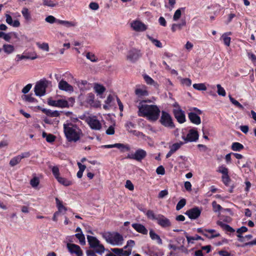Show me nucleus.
<instances>
[{"label": "nucleus", "instance_id": "nucleus-1", "mask_svg": "<svg viewBox=\"0 0 256 256\" xmlns=\"http://www.w3.org/2000/svg\"><path fill=\"white\" fill-rule=\"evenodd\" d=\"M150 102L149 100H141L138 106V115L140 116L146 118L150 122L156 121L160 116V110L159 108L154 104H147L145 103Z\"/></svg>", "mask_w": 256, "mask_h": 256}, {"label": "nucleus", "instance_id": "nucleus-2", "mask_svg": "<svg viewBox=\"0 0 256 256\" xmlns=\"http://www.w3.org/2000/svg\"><path fill=\"white\" fill-rule=\"evenodd\" d=\"M64 132L67 140L69 142L78 141L82 134L79 127L71 122L64 124Z\"/></svg>", "mask_w": 256, "mask_h": 256}, {"label": "nucleus", "instance_id": "nucleus-3", "mask_svg": "<svg viewBox=\"0 0 256 256\" xmlns=\"http://www.w3.org/2000/svg\"><path fill=\"white\" fill-rule=\"evenodd\" d=\"M106 241L114 246H121L124 244L123 236L117 232H104L102 234Z\"/></svg>", "mask_w": 256, "mask_h": 256}, {"label": "nucleus", "instance_id": "nucleus-4", "mask_svg": "<svg viewBox=\"0 0 256 256\" xmlns=\"http://www.w3.org/2000/svg\"><path fill=\"white\" fill-rule=\"evenodd\" d=\"M75 100L73 98H69L68 100L64 99H60L58 100H54L50 99L48 100V104L52 106L58 107L60 108H68L73 106Z\"/></svg>", "mask_w": 256, "mask_h": 256}, {"label": "nucleus", "instance_id": "nucleus-5", "mask_svg": "<svg viewBox=\"0 0 256 256\" xmlns=\"http://www.w3.org/2000/svg\"><path fill=\"white\" fill-rule=\"evenodd\" d=\"M87 239L90 247L94 248L96 252L102 254L104 252V246L96 237L88 236Z\"/></svg>", "mask_w": 256, "mask_h": 256}, {"label": "nucleus", "instance_id": "nucleus-6", "mask_svg": "<svg viewBox=\"0 0 256 256\" xmlns=\"http://www.w3.org/2000/svg\"><path fill=\"white\" fill-rule=\"evenodd\" d=\"M48 81L46 79L38 82L34 86V92L36 96H42L46 94V90L48 87Z\"/></svg>", "mask_w": 256, "mask_h": 256}, {"label": "nucleus", "instance_id": "nucleus-7", "mask_svg": "<svg viewBox=\"0 0 256 256\" xmlns=\"http://www.w3.org/2000/svg\"><path fill=\"white\" fill-rule=\"evenodd\" d=\"M199 138V134L196 128L190 129L186 135L183 134L182 138L184 140V143L196 142Z\"/></svg>", "mask_w": 256, "mask_h": 256}, {"label": "nucleus", "instance_id": "nucleus-8", "mask_svg": "<svg viewBox=\"0 0 256 256\" xmlns=\"http://www.w3.org/2000/svg\"><path fill=\"white\" fill-rule=\"evenodd\" d=\"M86 122L91 129L95 130H100L102 125L96 116H90L86 119Z\"/></svg>", "mask_w": 256, "mask_h": 256}, {"label": "nucleus", "instance_id": "nucleus-9", "mask_svg": "<svg viewBox=\"0 0 256 256\" xmlns=\"http://www.w3.org/2000/svg\"><path fill=\"white\" fill-rule=\"evenodd\" d=\"M160 122L162 125L166 127L173 128L174 126L171 116L165 111H162V112Z\"/></svg>", "mask_w": 256, "mask_h": 256}, {"label": "nucleus", "instance_id": "nucleus-10", "mask_svg": "<svg viewBox=\"0 0 256 256\" xmlns=\"http://www.w3.org/2000/svg\"><path fill=\"white\" fill-rule=\"evenodd\" d=\"M174 108L173 112L178 122L182 124L186 121V116L184 112L180 108L179 104L176 102L174 104Z\"/></svg>", "mask_w": 256, "mask_h": 256}, {"label": "nucleus", "instance_id": "nucleus-11", "mask_svg": "<svg viewBox=\"0 0 256 256\" xmlns=\"http://www.w3.org/2000/svg\"><path fill=\"white\" fill-rule=\"evenodd\" d=\"M142 54L138 50L132 48L128 52L126 58L132 62H136L140 56Z\"/></svg>", "mask_w": 256, "mask_h": 256}, {"label": "nucleus", "instance_id": "nucleus-12", "mask_svg": "<svg viewBox=\"0 0 256 256\" xmlns=\"http://www.w3.org/2000/svg\"><path fill=\"white\" fill-rule=\"evenodd\" d=\"M146 156V152L142 150L139 148L134 153L128 156V158L135 160L140 162L143 160Z\"/></svg>", "mask_w": 256, "mask_h": 256}, {"label": "nucleus", "instance_id": "nucleus-13", "mask_svg": "<svg viewBox=\"0 0 256 256\" xmlns=\"http://www.w3.org/2000/svg\"><path fill=\"white\" fill-rule=\"evenodd\" d=\"M68 252L72 254H76V256H82L83 252L80 246L74 244L68 243L66 244Z\"/></svg>", "mask_w": 256, "mask_h": 256}, {"label": "nucleus", "instance_id": "nucleus-14", "mask_svg": "<svg viewBox=\"0 0 256 256\" xmlns=\"http://www.w3.org/2000/svg\"><path fill=\"white\" fill-rule=\"evenodd\" d=\"M156 221L159 226L164 228H170L172 224L170 220L161 214H158V218Z\"/></svg>", "mask_w": 256, "mask_h": 256}, {"label": "nucleus", "instance_id": "nucleus-15", "mask_svg": "<svg viewBox=\"0 0 256 256\" xmlns=\"http://www.w3.org/2000/svg\"><path fill=\"white\" fill-rule=\"evenodd\" d=\"M30 156V154L28 152H22L12 158L10 162V164L12 166H14L19 164L22 158H28Z\"/></svg>", "mask_w": 256, "mask_h": 256}, {"label": "nucleus", "instance_id": "nucleus-16", "mask_svg": "<svg viewBox=\"0 0 256 256\" xmlns=\"http://www.w3.org/2000/svg\"><path fill=\"white\" fill-rule=\"evenodd\" d=\"M202 210L198 207H194L187 210L186 212L188 218L191 220H196L198 218L201 214Z\"/></svg>", "mask_w": 256, "mask_h": 256}, {"label": "nucleus", "instance_id": "nucleus-17", "mask_svg": "<svg viewBox=\"0 0 256 256\" xmlns=\"http://www.w3.org/2000/svg\"><path fill=\"white\" fill-rule=\"evenodd\" d=\"M133 30L136 32H144L147 28L146 25L139 20H134L130 23Z\"/></svg>", "mask_w": 256, "mask_h": 256}, {"label": "nucleus", "instance_id": "nucleus-18", "mask_svg": "<svg viewBox=\"0 0 256 256\" xmlns=\"http://www.w3.org/2000/svg\"><path fill=\"white\" fill-rule=\"evenodd\" d=\"M135 94L138 98H143L148 95L149 93L146 86H136L135 90Z\"/></svg>", "mask_w": 256, "mask_h": 256}, {"label": "nucleus", "instance_id": "nucleus-19", "mask_svg": "<svg viewBox=\"0 0 256 256\" xmlns=\"http://www.w3.org/2000/svg\"><path fill=\"white\" fill-rule=\"evenodd\" d=\"M58 86L59 89L68 92H74L73 86L63 80L59 82Z\"/></svg>", "mask_w": 256, "mask_h": 256}, {"label": "nucleus", "instance_id": "nucleus-20", "mask_svg": "<svg viewBox=\"0 0 256 256\" xmlns=\"http://www.w3.org/2000/svg\"><path fill=\"white\" fill-rule=\"evenodd\" d=\"M184 142H180L170 146V151L166 155V158H170L174 153L176 152L184 144Z\"/></svg>", "mask_w": 256, "mask_h": 256}, {"label": "nucleus", "instance_id": "nucleus-21", "mask_svg": "<svg viewBox=\"0 0 256 256\" xmlns=\"http://www.w3.org/2000/svg\"><path fill=\"white\" fill-rule=\"evenodd\" d=\"M132 226L138 233L144 235H147L148 234V230L144 226L141 224L134 223L132 224Z\"/></svg>", "mask_w": 256, "mask_h": 256}, {"label": "nucleus", "instance_id": "nucleus-22", "mask_svg": "<svg viewBox=\"0 0 256 256\" xmlns=\"http://www.w3.org/2000/svg\"><path fill=\"white\" fill-rule=\"evenodd\" d=\"M5 16L6 18V22L8 25L14 28H18L20 26V24L18 20H12V16L8 14H5Z\"/></svg>", "mask_w": 256, "mask_h": 256}, {"label": "nucleus", "instance_id": "nucleus-23", "mask_svg": "<svg viewBox=\"0 0 256 256\" xmlns=\"http://www.w3.org/2000/svg\"><path fill=\"white\" fill-rule=\"evenodd\" d=\"M188 117L191 122L196 125H198L201 123L200 117L196 114L190 112L188 114Z\"/></svg>", "mask_w": 256, "mask_h": 256}, {"label": "nucleus", "instance_id": "nucleus-24", "mask_svg": "<svg viewBox=\"0 0 256 256\" xmlns=\"http://www.w3.org/2000/svg\"><path fill=\"white\" fill-rule=\"evenodd\" d=\"M22 14L26 22H29L32 20V14L30 11L26 7H24L21 11Z\"/></svg>", "mask_w": 256, "mask_h": 256}, {"label": "nucleus", "instance_id": "nucleus-25", "mask_svg": "<svg viewBox=\"0 0 256 256\" xmlns=\"http://www.w3.org/2000/svg\"><path fill=\"white\" fill-rule=\"evenodd\" d=\"M248 229L246 226H242L238 228L236 230L237 237L238 238V241L240 242H244V236H242V234L246 232Z\"/></svg>", "mask_w": 256, "mask_h": 256}, {"label": "nucleus", "instance_id": "nucleus-26", "mask_svg": "<svg viewBox=\"0 0 256 256\" xmlns=\"http://www.w3.org/2000/svg\"><path fill=\"white\" fill-rule=\"evenodd\" d=\"M150 238L153 240H156V243L158 244H162V241L160 236L156 234L152 230H150Z\"/></svg>", "mask_w": 256, "mask_h": 256}, {"label": "nucleus", "instance_id": "nucleus-27", "mask_svg": "<svg viewBox=\"0 0 256 256\" xmlns=\"http://www.w3.org/2000/svg\"><path fill=\"white\" fill-rule=\"evenodd\" d=\"M220 235V234L214 229H207L204 236L211 239L218 237Z\"/></svg>", "mask_w": 256, "mask_h": 256}, {"label": "nucleus", "instance_id": "nucleus-28", "mask_svg": "<svg viewBox=\"0 0 256 256\" xmlns=\"http://www.w3.org/2000/svg\"><path fill=\"white\" fill-rule=\"evenodd\" d=\"M186 26V21L184 20L178 24H173L172 25L171 30L172 32H175L178 30H181L182 28Z\"/></svg>", "mask_w": 256, "mask_h": 256}, {"label": "nucleus", "instance_id": "nucleus-29", "mask_svg": "<svg viewBox=\"0 0 256 256\" xmlns=\"http://www.w3.org/2000/svg\"><path fill=\"white\" fill-rule=\"evenodd\" d=\"M94 92L97 94V95L100 96L102 98L101 95L105 92L106 88L102 84H94Z\"/></svg>", "mask_w": 256, "mask_h": 256}, {"label": "nucleus", "instance_id": "nucleus-30", "mask_svg": "<svg viewBox=\"0 0 256 256\" xmlns=\"http://www.w3.org/2000/svg\"><path fill=\"white\" fill-rule=\"evenodd\" d=\"M58 24H62L66 28L74 27L77 26L78 24L74 21H68L59 20Z\"/></svg>", "mask_w": 256, "mask_h": 256}, {"label": "nucleus", "instance_id": "nucleus-31", "mask_svg": "<svg viewBox=\"0 0 256 256\" xmlns=\"http://www.w3.org/2000/svg\"><path fill=\"white\" fill-rule=\"evenodd\" d=\"M42 112L46 115L50 117H57L60 115V112L58 110H52L46 108H43Z\"/></svg>", "mask_w": 256, "mask_h": 256}, {"label": "nucleus", "instance_id": "nucleus-32", "mask_svg": "<svg viewBox=\"0 0 256 256\" xmlns=\"http://www.w3.org/2000/svg\"><path fill=\"white\" fill-rule=\"evenodd\" d=\"M56 180L60 184L65 186H71L72 184V180L60 176V177H58Z\"/></svg>", "mask_w": 256, "mask_h": 256}, {"label": "nucleus", "instance_id": "nucleus-33", "mask_svg": "<svg viewBox=\"0 0 256 256\" xmlns=\"http://www.w3.org/2000/svg\"><path fill=\"white\" fill-rule=\"evenodd\" d=\"M232 34L231 32H225L221 36V38L223 40L224 44L226 46L230 45L231 38L229 36Z\"/></svg>", "mask_w": 256, "mask_h": 256}, {"label": "nucleus", "instance_id": "nucleus-34", "mask_svg": "<svg viewBox=\"0 0 256 256\" xmlns=\"http://www.w3.org/2000/svg\"><path fill=\"white\" fill-rule=\"evenodd\" d=\"M2 49L4 52L7 54H10L14 51V46L10 44H4L2 46Z\"/></svg>", "mask_w": 256, "mask_h": 256}, {"label": "nucleus", "instance_id": "nucleus-35", "mask_svg": "<svg viewBox=\"0 0 256 256\" xmlns=\"http://www.w3.org/2000/svg\"><path fill=\"white\" fill-rule=\"evenodd\" d=\"M94 95L92 93H90L88 94L86 102L88 103L90 106H100L98 104H96L94 102Z\"/></svg>", "mask_w": 256, "mask_h": 256}, {"label": "nucleus", "instance_id": "nucleus-36", "mask_svg": "<svg viewBox=\"0 0 256 256\" xmlns=\"http://www.w3.org/2000/svg\"><path fill=\"white\" fill-rule=\"evenodd\" d=\"M56 206L58 208V212H66L67 210V208L62 204V201L60 200L58 198H56Z\"/></svg>", "mask_w": 256, "mask_h": 256}, {"label": "nucleus", "instance_id": "nucleus-37", "mask_svg": "<svg viewBox=\"0 0 256 256\" xmlns=\"http://www.w3.org/2000/svg\"><path fill=\"white\" fill-rule=\"evenodd\" d=\"M42 136L44 138H46V140L48 142H52L56 140V136L52 134H47L45 132H44L42 134Z\"/></svg>", "mask_w": 256, "mask_h": 256}, {"label": "nucleus", "instance_id": "nucleus-38", "mask_svg": "<svg viewBox=\"0 0 256 256\" xmlns=\"http://www.w3.org/2000/svg\"><path fill=\"white\" fill-rule=\"evenodd\" d=\"M186 237L188 244H194V240H202V237L198 235H196L194 236H189L186 233Z\"/></svg>", "mask_w": 256, "mask_h": 256}, {"label": "nucleus", "instance_id": "nucleus-39", "mask_svg": "<svg viewBox=\"0 0 256 256\" xmlns=\"http://www.w3.org/2000/svg\"><path fill=\"white\" fill-rule=\"evenodd\" d=\"M217 172L222 174V176L228 174V170L224 164H222L218 167Z\"/></svg>", "mask_w": 256, "mask_h": 256}, {"label": "nucleus", "instance_id": "nucleus-40", "mask_svg": "<svg viewBox=\"0 0 256 256\" xmlns=\"http://www.w3.org/2000/svg\"><path fill=\"white\" fill-rule=\"evenodd\" d=\"M50 168L51 169L52 173L56 180L60 176L59 168L58 166H50Z\"/></svg>", "mask_w": 256, "mask_h": 256}, {"label": "nucleus", "instance_id": "nucleus-41", "mask_svg": "<svg viewBox=\"0 0 256 256\" xmlns=\"http://www.w3.org/2000/svg\"><path fill=\"white\" fill-rule=\"evenodd\" d=\"M146 215L147 216L148 218L153 220H156L157 218H158V214H155L154 212L152 210H148L146 211Z\"/></svg>", "mask_w": 256, "mask_h": 256}, {"label": "nucleus", "instance_id": "nucleus-42", "mask_svg": "<svg viewBox=\"0 0 256 256\" xmlns=\"http://www.w3.org/2000/svg\"><path fill=\"white\" fill-rule=\"evenodd\" d=\"M144 78L146 82L148 84L156 86L158 84L152 78H151L148 75L145 74L144 76Z\"/></svg>", "mask_w": 256, "mask_h": 256}, {"label": "nucleus", "instance_id": "nucleus-43", "mask_svg": "<svg viewBox=\"0 0 256 256\" xmlns=\"http://www.w3.org/2000/svg\"><path fill=\"white\" fill-rule=\"evenodd\" d=\"M86 57L92 62H97L98 61V57L94 54L90 52H86Z\"/></svg>", "mask_w": 256, "mask_h": 256}, {"label": "nucleus", "instance_id": "nucleus-44", "mask_svg": "<svg viewBox=\"0 0 256 256\" xmlns=\"http://www.w3.org/2000/svg\"><path fill=\"white\" fill-rule=\"evenodd\" d=\"M244 148V146L238 142H233L232 145V149L234 151H240Z\"/></svg>", "mask_w": 256, "mask_h": 256}, {"label": "nucleus", "instance_id": "nucleus-45", "mask_svg": "<svg viewBox=\"0 0 256 256\" xmlns=\"http://www.w3.org/2000/svg\"><path fill=\"white\" fill-rule=\"evenodd\" d=\"M22 98L24 100L28 102L36 103L38 102L37 100L30 94L24 95Z\"/></svg>", "mask_w": 256, "mask_h": 256}, {"label": "nucleus", "instance_id": "nucleus-46", "mask_svg": "<svg viewBox=\"0 0 256 256\" xmlns=\"http://www.w3.org/2000/svg\"><path fill=\"white\" fill-rule=\"evenodd\" d=\"M148 38L156 46L159 48H161L162 47V44L160 40L155 39L153 37L150 36H148Z\"/></svg>", "mask_w": 256, "mask_h": 256}, {"label": "nucleus", "instance_id": "nucleus-47", "mask_svg": "<svg viewBox=\"0 0 256 256\" xmlns=\"http://www.w3.org/2000/svg\"><path fill=\"white\" fill-rule=\"evenodd\" d=\"M193 88L198 90H206V87L204 83L194 84H193Z\"/></svg>", "mask_w": 256, "mask_h": 256}, {"label": "nucleus", "instance_id": "nucleus-48", "mask_svg": "<svg viewBox=\"0 0 256 256\" xmlns=\"http://www.w3.org/2000/svg\"><path fill=\"white\" fill-rule=\"evenodd\" d=\"M184 8H180L177 10L173 16V20L174 21H177L180 18L182 15V10H184Z\"/></svg>", "mask_w": 256, "mask_h": 256}, {"label": "nucleus", "instance_id": "nucleus-49", "mask_svg": "<svg viewBox=\"0 0 256 256\" xmlns=\"http://www.w3.org/2000/svg\"><path fill=\"white\" fill-rule=\"evenodd\" d=\"M76 237L79 240L80 243L82 245H84L86 244L85 238L84 235L81 232L75 234Z\"/></svg>", "mask_w": 256, "mask_h": 256}, {"label": "nucleus", "instance_id": "nucleus-50", "mask_svg": "<svg viewBox=\"0 0 256 256\" xmlns=\"http://www.w3.org/2000/svg\"><path fill=\"white\" fill-rule=\"evenodd\" d=\"M230 102L240 109L243 110L244 107L238 101L234 100L230 95L228 96Z\"/></svg>", "mask_w": 256, "mask_h": 256}, {"label": "nucleus", "instance_id": "nucleus-51", "mask_svg": "<svg viewBox=\"0 0 256 256\" xmlns=\"http://www.w3.org/2000/svg\"><path fill=\"white\" fill-rule=\"evenodd\" d=\"M58 20H59L56 19L55 17L51 15L46 16L45 18V21L50 24H52L55 22L58 23Z\"/></svg>", "mask_w": 256, "mask_h": 256}, {"label": "nucleus", "instance_id": "nucleus-52", "mask_svg": "<svg viewBox=\"0 0 256 256\" xmlns=\"http://www.w3.org/2000/svg\"><path fill=\"white\" fill-rule=\"evenodd\" d=\"M40 184V180L36 176H34L30 181V184L34 188H36Z\"/></svg>", "mask_w": 256, "mask_h": 256}, {"label": "nucleus", "instance_id": "nucleus-53", "mask_svg": "<svg viewBox=\"0 0 256 256\" xmlns=\"http://www.w3.org/2000/svg\"><path fill=\"white\" fill-rule=\"evenodd\" d=\"M42 2L44 6H48L51 8L55 7L58 5L57 3H54L53 1L51 0H42Z\"/></svg>", "mask_w": 256, "mask_h": 256}, {"label": "nucleus", "instance_id": "nucleus-54", "mask_svg": "<svg viewBox=\"0 0 256 256\" xmlns=\"http://www.w3.org/2000/svg\"><path fill=\"white\" fill-rule=\"evenodd\" d=\"M36 45L40 48L44 50L46 52H48L49 50V46L48 43L43 42L42 44H40L39 42H37Z\"/></svg>", "mask_w": 256, "mask_h": 256}, {"label": "nucleus", "instance_id": "nucleus-55", "mask_svg": "<svg viewBox=\"0 0 256 256\" xmlns=\"http://www.w3.org/2000/svg\"><path fill=\"white\" fill-rule=\"evenodd\" d=\"M216 88H218L217 92L219 96H226V91L221 86L220 84H218L216 85Z\"/></svg>", "mask_w": 256, "mask_h": 256}, {"label": "nucleus", "instance_id": "nucleus-56", "mask_svg": "<svg viewBox=\"0 0 256 256\" xmlns=\"http://www.w3.org/2000/svg\"><path fill=\"white\" fill-rule=\"evenodd\" d=\"M186 204V200L184 198L181 199L177 204L176 210H181Z\"/></svg>", "mask_w": 256, "mask_h": 256}, {"label": "nucleus", "instance_id": "nucleus-57", "mask_svg": "<svg viewBox=\"0 0 256 256\" xmlns=\"http://www.w3.org/2000/svg\"><path fill=\"white\" fill-rule=\"evenodd\" d=\"M218 224L221 226L222 227L225 228L227 230H228L229 232H231L234 231L233 228H231L229 225L224 224L222 222H218Z\"/></svg>", "mask_w": 256, "mask_h": 256}, {"label": "nucleus", "instance_id": "nucleus-58", "mask_svg": "<svg viewBox=\"0 0 256 256\" xmlns=\"http://www.w3.org/2000/svg\"><path fill=\"white\" fill-rule=\"evenodd\" d=\"M114 148H116L119 149L125 148L126 150H129L130 149V147L128 146L124 145L122 144H120V143L114 144Z\"/></svg>", "mask_w": 256, "mask_h": 256}, {"label": "nucleus", "instance_id": "nucleus-59", "mask_svg": "<svg viewBox=\"0 0 256 256\" xmlns=\"http://www.w3.org/2000/svg\"><path fill=\"white\" fill-rule=\"evenodd\" d=\"M212 206L214 212H219L222 208V206L215 201L212 202Z\"/></svg>", "mask_w": 256, "mask_h": 256}, {"label": "nucleus", "instance_id": "nucleus-60", "mask_svg": "<svg viewBox=\"0 0 256 256\" xmlns=\"http://www.w3.org/2000/svg\"><path fill=\"white\" fill-rule=\"evenodd\" d=\"M222 182H224V184L225 185L228 186L229 184L230 179V178L228 174L222 176Z\"/></svg>", "mask_w": 256, "mask_h": 256}, {"label": "nucleus", "instance_id": "nucleus-61", "mask_svg": "<svg viewBox=\"0 0 256 256\" xmlns=\"http://www.w3.org/2000/svg\"><path fill=\"white\" fill-rule=\"evenodd\" d=\"M89 8L92 10H96L99 8L98 4L96 2H92L89 4Z\"/></svg>", "mask_w": 256, "mask_h": 256}, {"label": "nucleus", "instance_id": "nucleus-62", "mask_svg": "<svg viewBox=\"0 0 256 256\" xmlns=\"http://www.w3.org/2000/svg\"><path fill=\"white\" fill-rule=\"evenodd\" d=\"M181 82L185 86H190L192 84V80L188 78H182L181 80Z\"/></svg>", "mask_w": 256, "mask_h": 256}, {"label": "nucleus", "instance_id": "nucleus-63", "mask_svg": "<svg viewBox=\"0 0 256 256\" xmlns=\"http://www.w3.org/2000/svg\"><path fill=\"white\" fill-rule=\"evenodd\" d=\"M114 126H110L106 130V134L108 135H112L114 134Z\"/></svg>", "mask_w": 256, "mask_h": 256}, {"label": "nucleus", "instance_id": "nucleus-64", "mask_svg": "<svg viewBox=\"0 0 256 256\" xmlns=\"http://www.w3.org/2000/svg\"><path fill=\"white\" fill-rule=\"evenodd\" d=\"M156 172L158 174L164 175L165 174L164 168L162 166H159L156 170Z\"/></svg>", "mask_w": 256, "mask_h": 256}]
</instances>
